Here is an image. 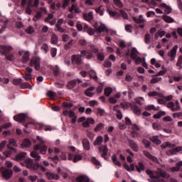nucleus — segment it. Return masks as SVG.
I'll return each instance as SVG.
<instances>
[{"instance_id": "obj_21", "label": "nucleus", "mask_w": 182, "mask_h": 182, "mask_svg": "<svg viewBox=\"0 0 182 182\" xmlns=\"http://www.w3.org/2000/svg\"><path fill=\"white\" fill-rule=\"evenodd\" d=\"M46 176L48 180H59L60 178L59 175L50 172H47Z\"/></svg>"}, {"instance_id": "obj_57", "label": "nucleus", "mask_w": 182, "mask_h": 182, "mask_svg": "<svg viewBox=\"0 0 182 182\" xmlns=\"http://www.w3.org/2000/svg\"><path fill=\"white\" fill-rule=\"evenodd\" d=\"M82 157L81 156V155L76 154L75 156H74L73 163H77V161H80V160H82Z\"/></svg>"}, {"instance_id": "obj_3", "label": "nucleus", "mask_w": 182, "mask_h": 182, "mask_svg": "<svg viewBox=\"0 0 182 182\" xmlns=\"http://www.w3.org/2000/svg\"><path fill=\"white\" fill-rule=\"evenodd\" d=\"M11 50H14V47L11 46H0V53L4 55L6 59L10 62L14 59V54H8L11 52Z\"/></svg>"}, {"instance_id": "obj_52", "label": "nucleus", "mask_w": 182, "mask_h": 182, "mask_svg": "<svg viewBox=\"0 0 182 182\" xmlns=\"http://www.w3.org/2000/svg\"><path fill=\"white\" fill-rule=\"evenodd\" d=\"M97 113L98 116H100V117H103V116H105V113H106V112L105 111V109H103L102 108H98V109H97Z\"/></svg>"}, {"instance_id": "obj_26", "label": "nucleus", "mask_w": 182, "mask_h": 182, "mask_svg": "<svg viewBox=\"0 0 182 182\" xmlns=\"http://www.w3.org/2000/svg\"><path fill=\"white\" fill-rule=\"evenodd\" d=\"M151 141H152V143H154V144H156L157 146L161 144V140H160V139H159V136L155 135L153 136L150 138Z\"/></svg>"}, {"instance_id": "obj_7", "label": "nucleus", "mask_w": 182, "mask_h": 182, "mask_svg": "<svg viewBox=\"0 0 182 182\" xmlns=\"http://www.w3.org/2000/svg\"><path fill=\"white\" fill-rule=\"evenodd\" d=\"M62 23H63V18H60L57 23L55 24V27L54 28L55 32H60V33H65V28H62Z\"/></svg>"}, {"instance_id": "obj_11", "label": "nucleus", "mask_w": 182, "mask_h": 182, "mask_svg": "<svg viewBox=\"0 0 182 182\" xmlns=\"http://www.w3.org/2000/svg\"><path fill=\"white\" fill-rule=\"evenodd\" d=\"M98 151L102 153L101 156L103 159H106V156H107V153L109 151V149L107 148V145H104L98 147Z\"/></svg>"}, {"instance_id": "obj_17", "label": "nucleus", "mask_w": 182, "mask_h": 182, "mask_svg": "<svg viewBox=\"0 0 182 182\" xmlns=\"http://www.w3.org/2000/svg\"><path fill=\"white\" fill-rule=\"evenodd\" d=\"M14 119L16 122H19V123H23L25 120H26V114H19L14 117Z\"/></svg>"}, {"instance_id": "obj_19", "label": "nucleus", "mask_w": 182, "mask_h": 182, "mask_svg": "<svg viewBox=\"0 0 182 182\" xmlns=\"http://www.w3.org/2000/svg\"><path fill=\"white\" fill-rule=\"evenodd\" d=\"M128 143L131 147V149L134 151H139V146H137V144L136 143V141H134V140L132 139H128Z\"/></svg>"}, {"instance_id": "obj_56", "label": "nucleus", "mask_w": 182, "mask_h": 182, "mask_svg": "<svg viewBox=\"0 0 182 182\" xmlns=\"http://www.w3.org/2000/svg\"><path fill=\"white\" fill-rule=\"evenodd\" d=\"M58 53V49L56 48H50V55L52 58H55Z\"/></svg>"}, {"instance_id": "obj_18", "label": "nucleus", "mask_w": 182, "mask_h": 182, "mask_svg": "<svg viewBox=\"0 0 182 182\" xmlns=\"http://www.w3.org/2000/svg\"><path fill=\"white\" fill-rule=\"evenodd\" d=\"M180 151H182V147L181 146H177L176 148H173L172 149H170L166 152V154L168 156H174L176 153H178Z\"/></svg>"}, {"instance_id": "obj_6", "label": "nucleus", "mask_w": 182, "mask_h": 182, "mask_svg": "<svg viewBox=\"0 0 182 182\" xmlns=\"http://www.w3.org/2000/svg\"><path fill=\"white\" fill-rule=\"evenodd\" d=\"M166 107L168 109H171L172 112H178L180 110V102L178 100L175 102V104L173 102H169L167 103Z\"/></svg>"}, {"instance_id": "obj_34", "label": "nucleus", "mask_w": 182, "mask_h": 182, "mask_svg": "<svg viewBox=\"0 0 182 182\" xmlns=\"http://www.w3.org/2000/svg\"><path fill=\"white\" fill-rule=\"evenodd\" d=\"M112 160L114 166H118V167H122V164L120 163V161L117 160V156L116 154L112 155Z\"/></svg>"}, {"instance_id": "obj_64", "label": "nucleus", "mask_w": 182, "mask_h": 182, "mask_svg": "<svg viewBox=\"0 0 182 182\" xmlns=\"http://www.w3.org/2000/svg\"><path fill=\"white\" fill-rule=\"evenodd\" d=\"M134 101L138 105H143L144 100H143V97H140L135 98Z\"/></svg>"}, {"instance_id": "obj_5", "label": "nucleus", "mask_w": 182, "mask_h": 182, "mask_svg": "<svg viewBox=\"0 0 182 182\" xmlns=\"http://www.w3.org/2000/svg\"><path fill=\"white\" fill-rule=\"evenodd\" d=\"M30 66L34 68L36 70H41V58L38 57H33L30 60Z\"/></svg>"}, {"instance_id": "obj_4", "label": "nucleus", "mask_w": 182, "mask_h": 182, "mask_svg": "<svg viewBox=\"0 0 182 182\" xmlns=\"http://www.w3.org/2000/svg\"><path fill=\"white\" fill-rule=\"evenodd\" d=\"M36 139L37 140H39L41 144H36L34 146V150H36V151L39 150L41 154H46V152L48 151V146L43 145L45 144V141L42 140V139L39 136H37Z\"/></svg>"}, {"instance_id": "obj_24", "label": "nucleus", "mask_w": 182, "mask_h": 182, "mask_svg": "<svg viewBox=\"0 0 182 182\" xmlns=\"http://www.w3.org/2000/svg\"><path fill=\"white\" fill-rule=\"evenodd\" d=\"M76 85H77V82L76 80H70L68 82L66 87L68 89H75L76 87Z\"/></svg>"}, {"instance_id": "obj_14", "label": "nucleus", "mask_w": 182, "mask_h": 182, "mask_svg": "<svg viewBox=\"0 0 182 182\" xmlns=\"http://www.w3.org/2000/svg\"><path fill=\"white\" fill-rule=\"evenodd\" d=\"M16 146H18L16 144V141L15 140V139H10L9 140V144L7 145V148L9 149V150H12L14 151V153H16V149L14 147H16Z\"/></svg>"}, {"instance_id": "obj_49", "label": "nucleus", "mask_w": 182, "mask_h": 182, "mask_svg": "<svg viewBox=\"0 0 182 182\" xmlns=\"http://www.w3.org/2000/svg\"><path fill=\"white\" fill-rule=\"evenodd\" d=\"M41 18H42V13L41 11H37L36 15L33 18V21H34V22H36L39 21Z\"/></svg>"}, {"instance_id": "obj_33", "label": "nucleus", "mask_w": 182, "mask_h": 182, "mask_svg": "<svg viewBox=\"0 0 182 182\" xmlns=\"http://www.w3.org/2000/svg\"><path fill=\"white\" fill-rule=\"evenodd\" d=\"M50 41L53 45H58V43L59 42V37H58V35H56L55 33H53Z\"/></svg>"}, {"instance_id": "obj_43", "label": "nucleus", "mask_w": 182, "mask_h": 182, "mask_svg": "<svg viewBox=\"0 0 182 182\" xmlns=\"http://www.w3.org/2000/svg\"><path fill=\"white\" fill-rule=\"evenodd\" d=\"M31 156L35 159L36 161H39L41 160V156H39V154L38 152L33 151L31 153Z\"/></svg>"}, {"instance_id": "obj_61", "label": "nucleus", "mask_w": 182, "mask_h": 182, "mask_svg": "<svg viewBox=\"0 0 182 182\" xmlns=\"http://www.w3.org/2000/svg\"><path fill=\"white\" fill-rule=\"evenodd\" d=\"M150 41H151V36L149 33H146L145 35V43H150Z\"/></svg>"}, {"instance_id": "obj_2", "label": "nucleus", "mask_w": 182, "mask_h": 182, "mask_svg": "<svg viewBox=\"0 0 182 182\" xmlns=\"http://www.w3.org/2000/svg\"><path fill=\"white\" fill-rule=\"evenodd\" d=\"M24 163L27 168H29L30 170H38V168H39L40 170H41V171H46V168H45V166L39 165V164L38 163L35 164L33 162V160H32L31 159H26L24 161Z\"/></svg>"}, {"instance_id": "obj_35", "label": "nucleus", "mask_w": 182, "mask_h": 182, "mask_svg": "<svg viewBox=\"0 0 182 182\" xmlns=\"http://www.w3.org/2000/svg\"><path fill=\"white\" fill-rule=\"evenodd\" d=\"M137 53H139V51H137V49L134 47L132 48L131 50L132 59H133L134 60H135V59H137Z\"/></svg>"}, {"instance_id": "obj_9", "label": "nucleus", "mask_w": 182, "mask_h": 182, "mask_svg": "<svg viewBox=\"0 0 182 182\" xmlns=\"http://www.w3.org/2000/svg\"><path fill=\"white\" fill-rule=\"evenodd\" d=\"M177 49H178V46H174L173 48L168 52V56L170 58L171 61H174V59H176V56L177 55Z\"/></svg>"}, {"instance_id": "obj_63", "label": "nucleus", "mask_w": 182, "mask_h": 182, "mask_svg": "<svg viewBox=\"0 0 182 182\" xmlns=\"http://www.w3.org/2000/svg\"><path fill=\"white\" fill-rule=\"evenodd\" d=\"M41 49H42V50H44V52L46 53L49 50V47L48 46V44L43 43L42 44Z\"/></svg>"}, {"instance_id": "obj_62", "label": "nucleus", "mask_w": 182, "mask_h": 182, "mask_svg": "<svg viewBox=\"0 0 182 182\" xmlns=\"http://www.w3.org/2000/svg\"><path fill=\"white\" fill-rule=\"evenodd\" d=\"M159 82H161V77H154L151 80V85H154V83H159Z\"/></svg>"}, {"instance_id": "obj_58", "label": "nucleus", "mask_w": 182, "mask_h": 182, "mask_svg": "<svg viewBox=\"0 0 182 182\" xmlns=\"http://www.w3.org/2000/svg\"><path fill=\"white\" fill-rule=\"evenodd\" d=\"M35 32V29L32 26H29L27 29H26V33H28V35H32Z\"/></svg>"}, {"instance_id": "obj_38", "label": "nucleus", "mask_w": 182, "mask_h": 182, "mask_svg": "<svg viewBox=\"0 0 182 182\" xmlns=\"http://www.w3.org/2000/svg\"><path fill=\"white\" fill-rule=\"evenodd\" d=\"M105 31L107 32V28L106 27V25L101 23L100 26L97 28V32H99L100 33H101V32H105Z\"/></svg>"}, {"instance_id": "obj_42", "label": "nucleus", "mask_w": 182, "mask_h": 182, "mask_svg": "<svg viewBox=\"0 0 182 182\" xmlns=\"http://www.w3.org/2000/svg\"><path fill=\"white\" fill-rule=\"evenodd\" d=\"M152 128L154 130L160 131L163 130V127H161V125L157 122H154L152 124Z\"/></svg>"}, {"instance_id": "obj_51", "label": "nucleus", "mask_w": 182, "mask_h": 182, "mask_svg": "<svg viewBox=\"0 0 182 182\" xmlns=\"http://www.w3.org/2000/svg\"><path fill=\"white\" fill-rule=\"evenodd\" d=\"M47 96L52 99V100H54V99L56 97V92H53V91H48L47 92Z\"/></svg>"}, {"instance_id": "obj_12", "label": "nucleus", "mask_w": 182, "mask_h": 182, "mask_svg": "<svg viewBox=\"0 0 182 182\" xmlns=\"http://www.w3.org/2000/svg\"><path fill=\"white\" fill-rule=\"evenodd\" d=\"M53 15L52 14H49L47 17L44 19V22L46 23H50L51 26H53L55 23H56V18H53Z\"/></svg>"}, {"instance_id": "obj_16", "label": "nucleus", "mask_w": 182, "mask_h": 182, "mask_svg": "<svg viewBox=\"0 0 182 182\" xmlns=\"http://www.w3.org/2000/svg\"><path fill=\"white\" fill-rule=\"evenodd\" d=\"M96 89L94 86L88 87L85 92L84 95L85 96H87V97H93L95 96V92H92Z\"/></svg>"}, {"instance_id": "obj_45", "label": "nucleus", "mask_w": 182, "mask_h": 182, "mask_svg": "<svg viewBox=\"0 0 182 182\" xmlns=\"http://www.w3.org/2000/svg\"><path fill=\"white\" fill-rule=\"evenodd\" d=\"M112 92H113L112 87H106L104 90L105 95L107 96V97H109V96L112 95Z\"/></svg>"}, {"instance_id": "obj_15", "label": "nucleus", "mask_w": 182, "mask_h": 182, "mask_svg": "<svg viewBox=\"0 0 182 182\" xmlns=\"http://www.w3.org/2000/svg\"><path fill=\"white\" fill-rule=\"evenodd\" d=\"M33 69L27 67L26 68V71H25V75H24V79L26 80H31V79H32V72H33Z\"/></svg>"}, {"instance_id": "obj_13", "label": "nucleus", "mask_w": 182, "mask_h": 182, "mask_svg": "<svg viewBox=\"0 0 182 182\" xmlns=\"http://www.w3.org/2000/svg\"><path fill=\"white\" fill-rule=\"evenodd\" d=\"M129 106L131 107V109L135 114H138V116L141 114V109H140L137 105H136L134 102L129 104Z\"/></svg>"}, {"instance_id": "obj_31", "label": "nucleus", "mask_w": 182, "mask_h": 182, "mask_svg": "<svg viewBox=\"0 0 182 182\" xmlns=\"http://www.w3.org/2000/svg\"><path fill=\"white\" fill-rule=\"evenodd\" d=\"M109 15L111 16L112 18H120V14L117 11H114L113 10L107 9V10Z\"/></svg>"}, {"instance_id": "obj_1", "label": "nucleus", "mask_w": 182, "mask_h": 182, "mask_svg": "<svg viewBox=\"0 0 182 182\" xmlns=\"http://www.w3.org/2000/svg\"><path fill=\"white\" fill-rule=\"evenodd\" d=\"M146 174H148L151 178L148 179L149 182H166L163 178H169L170 174L167 173L166 171L158 168L159 175H154V173L150 169L146 170ZM163 177V178H160Z\"/></svg>"}, {"instance_id": "obj_50", "label": "nucleus", "mask_w": 182, "mask_h": 182, "mask_svg": "<svg viewBox=\"0 0 182 182\" xmlns=\"http://www.w3.org/2000/svg\"><path fill=\"white\" fill-rule=\"evenodd\" d=\"M91 161L95 166H102L100 161H99L95 156L91 157Z\"/></svg>"}, {"instance_id": "obj_10", "label": "nucleus", "mask_w": 182, "mask_h": 182, "mask_svg": "<svg viewBox=\"0 0 182 182\" xmlns=\"http://www.w3.org/2000/svg\"><path fill=\"white\" fill-rule=\"evenodd\" d=\"M71 59L73 65H77V66H80V65H82L83 63L82 60V55H72Z\"/></svg>"}, {"instance_id": "obj_47", "label": "nucleus", "mask_w": 182, "mask_h": 182, "mask_svg": "<svg viewBox=\"0 0 182 182\" xmlns=\"http://www.w3.org/2000/svg\"><path fill=\"white\" fill-rule=\"evenodd\" d=\"M89 75L92 79L94 80H97V74H96L95 71L93 70H91L89 71Z\"/></svg>"}, {"instance_id": "obj_55", "label": "nucleus", "mask_w": 182, "mask_h": 182, "mask_svg": "<svg viewBox=\"0 0 182 182\" xmlns=\"http://www.w3.org/2000/svg\"><path fill=\"white\" fill-rule=\"evenodd\" d=\"M44 129L45 132H51L52 127H45L43 124H40V130H43Z\"/></svg>"}, {"instance_id": "obj_22", "label": "nucleus", "mask_w": 182, "mask_h": 182, "mask_svg": "<svg viewBox=\"0 0 182 182\" xmlns=\"http://www.w3.org/2000/svg\"><path fill=\"white\" fill-rule=\"evenodd\" d=\"M25 156H26V152H20L16 155L14 160L15 161H22L25 159Z\"/></svg>"}, {"instance_id": "obj_8", "label": "nucleus", "mask_w": 182, "mask_h": 182, "mask_svg": "<svg viewBox=\"0 0 182 182\" xmlns=\"http://www.w3.org/2000/svg\"><path fill=\"white\" fill-rule=\"evenodd\" d=\"M1 172L2 176L6 180H9V178H11L12 176H14V171H12V169L1 170Z\"/></svg>"}, {"instance_id": "obj_59", "label": "nucleus", "mask_w": 182, "mask_h": 182, "mask_svg": "<svg viewBox=\"0 0 182 182\" xmlns=\"http://www.w3.org/2000/svg\"><path fill=\"white\" fill-rule=\"evenodd\" d=\"M114 4L118 8H123V3L120 0H114Z\"/></svg>"}, {"instance_id": "obj_40", "label": "nucleus", "mask_w": 182, "mask_h": 182, "mask_svg": "<svg viewBox=\"0 0 182 182\" xmlns=\"http://www.w3.org/2000/svg\"><path fill=\"white\" fill-rule=\"evenodd\" d=\"M161 6L162 8H165L166 9V12L167 15H168L169 14H171V11H173L171 7L167 6V4H166L164 3L161 4Z\"/></svg>"}, {"instance_id": "obj_60", "label": "nucleus", "mask_w": 182, "mask_h": 182, "mask_svg": "<svg viewBox=\"0 0 182 182\" xmlns=\"http://www.w3.org/2000/svg\"><path fill=\"white\" fill-rule=\"evenodd\" d=\"M73 45V40H70L67 44L64 46V49L68 50Z\"/></svg>"}, {"instance_id": "obj_30", "label": "nucleus", "mask_w": 182, "mask_h": 182, "mask_svg": "<svg viewBox=\"0 0 182 182\" xmlns=\"http://www.w3.org/2000/svg\"><path fill=\"white\" fill-rule=\"evenodd\" d=\"M82 146L85 150H90V142L87 140V139H84L82 140Z\"/></svg>"}, {"instance_id": "obj_29", "label": "nucleus", "mask_w": 182, "mask_h": 182, "mask_svg": "<svg viewBox=\"0 0 182 182\" xmlns=\"http://www.w3.org/2000/svg\"><path fill=\"white\" fill-rule=\"evenodd\" d=\"M81 53V56H85V58H86V59H92V58H93V54H92L91 53H88L87 51L82 50L80 52Z\"/></svg>"}, {"instance_id": "obj_41", "label": "nucleus", "mask_w": 182, "mask_h": 182, "mask_svg": "<svg viewBox=\"0 0 182 182\" xmlns=\"http://www.w3.org/2000/svg\"><path fill=\"white\" fill-rule=\"evenodd\" d=\"M163 19L167 23H173V22H174V19L173 18L166 15L163 16Z\"/></svg>"}, {"instance_id": "obj_46", "label": "nucleus", "mask_w": 182, "mask_h": 182, "mask_svg": "<svg viewBox=\"0 0 182 182\" xmlns=\"http://www.w3.org/2000/svg\"><path fill=\"white\" fill-rule=\"evenodd\" d=\"M167 73V69L164 68V66L162 67V70H160L157 74L155 75L156 77L157 76H163Z\"/></svg>"}, {"instance_id": "obj_28", "label": "nucleus", "mask_w": 182, "mask_h": 182, "mask_svg": "<svg viewBox=\"0 0 182 182\" xmlns=\"http://www.w3.org/2000/svg\"><path fill=\"white\" fill-rule=\"evenodd\" d=\"M29 56H31L29 51L24 52V54L22 57L23 63H28V62H29V59H30Z\"/></svg>"}, {"instance_id": "obj_20", "label": "nucleus", "mask_w": 182, "mask_h": 182, "mask_svg": "<svg viewBox=\"0 0 182 182\" xmlns=\"http://www.w3.org/2000/svg\"><path fill=\"white\" fill-rule=\"evenodd\" d=\"M90 124H95V119L92 117L87 118L85 122H82V126L84 127H90Z\"/></svg>"}, {"instance_id": "obj_32", "label": "nucleus", "mask_w": 182, "mask_h": 182, "mask_svg": "<svg viewBox=\"0 0 182 182\" xmlns=\"http://www.w3.org/2000/svg\"><path fill=\"white\" fill-rule=\"evenodd\" d=\"M53 75L58 77L60 75V68H59V66L55 65L53 68Z\"/></svg>"}, {"instance_id": "obj_36", "label": "nucleus", "mask_w": 182, "mask_h": 182, "mask_svg": "<svg viewBox=\"0 0 182 182\" xmlns=\"http://www.w3.org/2000/svg\"><path fill=\"white\" fill-rule=\"evenodd\" d=\"M103 143V136H98L94 141V146H100Z\"/></svg>"}, {"instance_id": "obj_27", "label": "nucleus", "mask_w": 182, "mask_h": 182, "mask_svg": "<svg viewBox=\"0 0 182 182\" xmlns=\"http://www.w3.org/2000/svg\"><path fill=\"white\" fill-rule=\"evenodd\" d=\"M135 167L138 173H141V171H144V170H146V166H144V164L141 162H139Z\"/></svg>"}, {"instance_id": "obj_48", "label": "nucleus", "mask_w": 182, "mask_h": 182, "mask_svg": "<svg viewBox=\"0 0 182 182\" xmlns=\"http://www.w3.org/2000/svg\"><path fill=\"white\" fill-rule=\"evenodd\" d=\"M20 86L21 89H32L31 84L28 82H21Z\"/></svg>"}, {"instance_id": "obj_53", "label": "nucleus", "mask_w": 182, "mask_h": 182, "mask_svg": "<svg viewBox=\"0 0 182 182\" xmlns=\"http://www.w3.org/2000/svg\"><path fill=\"white\" fill-rule=\"evenodd\" d=\"M142 144L145 146L146 149H149L150 148V146L151 144V143L150 142V141L147 140V139H143L142 140Z\"/></svg>"}, {"instance_id": "obj_37", "label": "nucleus", "mask_w": 182, "mask_h": 182, "mask_svg": "<svg viewBox=\"0 0 182 182\" xmlns=\"http://www.w3.org/2000/svg\"><path fill=\"white\" fill-rule=\"evenodd\" d=\"M76 181L77 182H90V180L87 178V176H80L76 178Z\"/></svg>"}, {"instance_id": "obj_44", "label": "nucleus", "mask_w": 182, "mask_h": 182, "mask_svg": "<svg viewBox=\"0 0 182 182\" xmlns=\"http://www.w3.org/2000/svg\"><path fill=\"white\" fill-rule=\"evenodd\" d=\"M104 127L105 125L102 123H100L97 124L96 127L94 128V132H95V133H97V132H100V130H102Z\"/></svg>"}, {"instance_id": "obj_25", "label": "nucleus", "mask_w": 182, "mask_h": 182, "mask_svg": "<svg viewBox=\"0 0 182 182\" xmlns=\"http://www.w3.org/2000/svg\"><path fill=\"white\" fill-rule=\"evenodd\" d=\"M132 21L135 22V23H144L145 21L144 18H143V15H140L139 18L133 16Z\"/></svg>"}, {"instance_id": "obj_39", "label": "nucleus", "mask_w": 182, "mask_h": 182, "mask_svg": "<svg viewBox=\"0 0 182 182\" xmlns=\"http://www.w3.org/2000/svg\"><path fill=\"white\" fill-rule=\"evenodd\" d=\"M32 142L31 140L26 139L23 140V143L21 144L22 147H31Z\"/></svg>"}, {"instance_id": "obj_23", "label": "nucleus", "mask_w": 182, "mask_h": 182, "mask_svg": "<svg viewBox=\"0 0 182 182\" xmlns=\"http://www.w3.org/2000/svg\"><path fill=\"white\" fill-rule=\"evenodd\" d=\"M82 16L85 21H87L88 22H90V21H92L94 18L93 11H90L88 14L84 13Z\"/></svg>"}, {"instance_id": "obj_54", "label": "nucleus", "mask_w": 182, "mask_h": 182, "mask_svg": "<svg viewBox=\"0 0 182 182\" xmlns=\"http://www.w3.org/2000/svg\"><path fill=\"white\" fill-rule=\"evenodd\" d=\"M48 159L51 161H53L55 164H58V161H59V156L58 155L54 156L53 157H48Z\"/></svg>"}]
</instances>
